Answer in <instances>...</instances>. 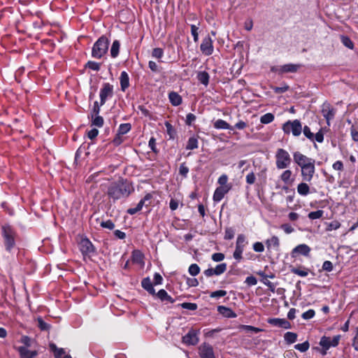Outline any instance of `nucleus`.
Returning <instances> with one entry per match:
<instances>
[{
    "label": "nucleus",
    "mask_w": 358,
    "mask_h": 358,
    "mask_svg": "<svg viewBox=\"0 0 358 358\" xmlns=\"http://www.w3.org/2000/svg\"><path fill=\"white\" fill-rule=\"evenodd\" d=\"M38 327L41 331H48L51 328V325L45 322L41 317L37 318Z\"/></svg>",
    "instance_id": "nucleus-36"
},
{
    "label": "nucleus",
    "mask_w": 358,
    "mask_h": 358,
    "mask_svg": "<svg viewBox=\"0 0 358 358\" xmlns=\"http://www.w3.org/2000/svg\"><path fill=\"white\" fill-rule=\"evenodd\" d=\"M148 146L154 153L157 154L159 152L156 146V139L154 137H151L149 140Z\"/></svg>",
    "instance_id": "nucleus-57"
},
{
    "label": "nucleus",
    "mask_w": 358,
    "mask_h": 358,
    "mask_svg": "<svg viewBox=\"0 0 358 358\" xmlns=\"http://www.w3.org/2000/svg\"><path fill=\"white\" fill-rule=\"evenodd\" d=\"M213 127L217 129L234 130V127L232 126H231L226 121L221 119H218L215 122H214Z\"/></svg>",
    "instance_id": "nucleus-27"
},
{
    "label": "nucleus",
    "mask_w": 358,
    "mask_h": 358,
    "mask_svg": "<svg viewBox=\"0 0 358 358\" xmlns=\"http://www.w3.org/2000/svg\"><path fill=\"white\" fill-rule=\"evenodd\" d=\"M274 115L271 113L264 114L260 117V122L264 124H269L274 120Z\"/></svg>",
    "instance_id": "nucleus-37"
},
{
    "label": "nucleus",
    "mask_w": 358,
    "mask_h": 358,
    "mask_svg": "<svg viewBox=\"0 0 358 358\" xmlns=\"http://www.w3.org/2000/svg\"><path fill=\"white\" fill-rule=\"evenodd\" d=\"M309 347H310V344L308 341H306L302 343H299V344H296L294 345V348L301 352H306L308 350Z\"/></svg>",
    "instance_id": "nucleus-45"
},
{
    "label": "nucleus",
    "mask_w": 358,
    "mask_h": 358,
    "mask_svg": "<svg viewBox=\"0 0 358 358\" xmlns=\"http://www.w3.org/2000/svg\"><path fill=\"white\" fill-rule=\"evenodd\" d=\"M189 273L192 276H196L200 272V268L196 264H192L188 269Z\"/></svg>",
    "instance_id": "nucleus-49"
},
{
    "label": "nucleus",
    "mask_w": 358,
    "mask_h": 358,
    "mask_svg": "<svg viewBox=\"0 0 358 358\" xmlns=\"http://www.w3.org/2000/svg\"><path fill=\"white\" fill-rule=\"evenodd\" d=\"M108 38L103 35L94 43L92 49V57L96 59H101L105 55L108 50Z\"/></svg>",
    "instance_id": "nucleus-3"
},
{
    "label": "nucleus",
    "mask_w": 358,
    "mask_h": 358,
    "mask_svg": "<svg viewBox=\"0 0 358 358\" xmlns=\"http://www.w3.org/2000/svg\"><path fill=\"white\" fill-rule=\"evenodd\" d=\"M217 311L220 314L227 318H235L237 317L235 312H234L231 308L224 306H218Z\"/></svg>",
    "instance_id": "nucleus-21"
},
{
    "label": "nucleus",
    "mask_w": 358,
    "mask_h": 358,
    "mask_svg": "<svg viewBox=\"0 0 358 358\" xmlns=\"http://www.w3.org/2000/svg\"><path fill=\"white\" fill-rule=\"evenodd\" d=\"M152 199V194L151 193H147L145 196L140 200L138 203L137 204L136 207H138L140 210H141L142 208L145 206L146 207L148 206L150 204L146 203V201H150Z\"/></svg>",
    "instance_id": "nucleus-35"
},
{
    "label": "nucleus",
    "mask_w": 358,
    "mask_h": 358,
    "mask_svg": "<svg viewBox=\"0 0 358 358\" xmlns=\"http://www.w3.org/2000/svg\"><path fill=\"white\" fill-rule=\"evenodd\" d=\"M104 123L103 117L96 115L92 117V125L97 127H102Z\"/></svg>",
    "instance_id": "nucleus-38"
},
{
    "label": "nucleus",
    "mask_w": 358,
    "mask_h": 358,
    "mask_svg": "<svg viewBox=\"0 0 358 358\" xmlns=\"http://www.w3.org/2000/svg\"><path fill=\"white\" fill-rule=\"evenodd\" d=\"M289 87L285 84L282 87H272L273 92L276 94H282L287 92Z\"/></svg>",
    "instance_id": "nucleus-60"
},
{
    "label": "nucleus",
    "mask_w": 358,
    "mask_h": 358,
    "mask_svg": "<svg viewBox=\"0 0 358 358\" xmlns=\"http://www.w3.org/2000/svg\"><path fill=\"white\" fill-rule=\"evenodd\" d=\"M341 41L343 45L348 48L349 49L352 50L354 48V43L350 39V38L348 37V36L341 35Z\"/></svg>",
    "instance_id": "nucleus-40"
},
{
    "label": "nucleus",
    "mask_w": 358,
    "mask_h": 358,
    "mask_svg": "<svg viewBox=\"0 0 358 358\" xmlns=\"http://www.w3.org/2000/svg\"><path fill=\"white\" fill-rule=\"evenodd\" d=\"M304 136L311 141H314V134L311 132L310 129L308 126H304L302 128Z\"/></svg>",
    "instance_id": "nucleus-52"
},
{
    "label": "nucleus",
    "mask_w": 358,
    "mask_h": 358,
    "mask_svg": "<svg viewBox=\"0 0 358 358\" xmlns=\"http://www.w3.org/2000/svg\"><path fill=\"white\" fill-rule=\"evenodd\" d=\"M100 226L103 228H106L110 230H112L115 228V224L110 220H108L106 221H102L100 223Z\"/></svg>",
    "instance_id": "nucleus-54"
},
{
    "label": "nucleus",
    "mask_w": 358,
    "mask_h": 358,
    "mask_svg": "<svg viewBox=\"0 0 358 358\" xmlns=\"http://www.w3.org/2000/svg\"><path fill=\"white\" fill-rule=\"evenodd\" d=\"M188 172H189V168L185 165V163L181 164L179 167V173L183 178H187Z\"/></svg>",
    "instance_id": "nucleus-58"
},
{
    "label": "nucleus",
    "mask_w": 358,
    "mask_h": 358,
    "mask_svg": "<svg viewBox=\"0 0 358 358\" xmlns=\"http://www.w3.org/2000/svg\"><path fill=\"white\" fill-rule=\"evenodd\" d=\"M231 186H219L217 187L213 194V199L215 202H220L231 189Z\"/></svg>",
    "instance_id": "nucleus-15"
},
{
    "label": "nucleus",
    "mask_w": 358,
    "mask_h": 358,
    "mask_svg": "<svg viewBox=\"0 0 358 358\" xmlns=\"http://www.w3.org/2000/svg\"><path fill=\"white\" fill-rule=\"evenodd\" d=\"M164 55V50L160 48H155L152 50V57L160 59Z\"/></svg>",
    "instance_id": "nucleus-50"
},
{
    "label": "nucleus",
    "mask_w": 358,
    "mask_h": 358,
    "mask_svg": "<svg viewBox=\"0 0 358 358\" xmlns=\"http://www.w3.org/2000/svg\"><path fill=\"white\" fill-rule=\"evenodd\" d=\"M1 234L3 238L5 250L10 252L15 248L16 242L19 238L16 230L11 225L5 224L1 227Z\"/></svg>",
    "instance_id": "nucleus-2"
},
{
    "label": "nucleus",
    "mask_w": 358,
    "mask_h": 358,
    "mask_svg": "<svg viewBox=\"0 0 358 358\" xmlns=\"http://www.w3.org/2000/svg\"><path fill=\"white\" fill-rule=\"evenodd\" d=\"M200 50L202 53L206 56H210L213 53V40L209 36H206L202 40L200 45Z\"/></svg>",
    "instance_id": "nucleus-11"
},
{
    "label": "nucleus",
    "mask_w": 358,
    "mask_h": 358,
    "mask_svg": "<svg viewBox=\"0 0 358 358\" xmlns=\"http://www.w3.org/2000/svg\"><path fill=\"white\" fill-rule=\"evenodd\" d=\"M80 250L82 255L85 257H90V255L95 252V248L92 242L87 238H82L80 243Z\"/></svg>",
    "instance_id": "nucleus-9"
},
{
    "label": "nucleus",
    "mask_w": 358,
    "mask_h": 358,
    "mask_svg": "<svg viewBox=\"0 0 358 358\" xmlns=\"http://www.w3.org/2000/svg\"><path fill=\"white\" fill-rule=\"evenodd\" d=\"M324 211L322 210H317L316 211H312L308 213V217L310 220L320 219L323 216Z\"/></svg>",
    "instance_id": "nucleus-46"
},
{
    "label": "nucleus",
    "mask_w": 358,
    "mask_h": 358,
    "mask_svg": "<svg viewBox=\"0 0 358 358\" xmlns=\"http://www.w3.org/2000/svg\"><path fill=\"white\" fill-rule=\"evenodd\" d=\"M159 299H160L162 302H170L171 303L175 302V299H173L168 293L167 292L162 289L159 290L157 293L155 292V295Z\"/></svg>",
    "instance_id": "nucleus-22"
},
{
    "label": "nucleus",
    "mask_w": 358,
    "mask_h": 358,
    "mask_svg": "<svg viewBox=\"0 0 358 358\" xmlns=\"http://www.w3.org/2000/svg\"><path fill=\"white\" fill-rule=\"evenodd\" d=\"M85 68H88L93 71H99L101 68V64L94 61H88L85 65Z\"/></svg>",
    "instance_id": "nucleus-43"
},
{
    "label": "nucleus",
    "mask_w": 358,
    "mask_h": 358,
    "mask_svg": "<svg viewBox=\"0 0 358 358\" xmlns=\"http://www.w3.org/2000/svg\"><path fill=\"white\" fill-rule=\"evenodd\" d=\"M199 354L201 358H215L212 345L206 343L199 346Z\"/></svg>",
    "instance_id": "nucleus-12"
},
{
    "label": "nucleus",
    "mask_w": 358,
    "mask_h": 358,
    "mask_svg": "<svg viewBox=\"0 0 358 358\" xmlns=\"http://www.w3.org/2000/svg\"><path fill=\"white\" fill-rule=\"evenodd\" d=\"M178 306H180L182 308L187 309L190 310H196L198 308V306L195 303H189L184 302L178 305Z\"/></svg>",
    "instance_id": "nucleus-44"
},
{
    "label": "nucleus",
    "mask_w": 358,
    "mask_h": 358,
    "mask_svg": "<svg viewBox=\"0 0 358 358\" xmlns=\"http://www.w3.org/2000/svg\"><path fill=\"white\" fill-rule=\"evenodd\" d=\"M199 142H198V138L195 136H192L190 138H189L186 149L187 150H194L198 148Z\"/></svg>",
    "instance_id": "nucleus-31"
},
{
    "label": "nucleus",
    "mask_w": 358,
    "mask_h": 358,
    "mask_svg": "<svg viewBox=\"0 0 358 358\" xmlns=\"http://www.w3.org/2000/svg\"><path fill=\"white\" fill-rule=\"evenodd\" d=\"M268 323L272 326L285 329H289L292 327L290 322L284 318H271L268 319Z\"/></svg>",
    "instance_id": "nucleus-16"
},
{
    "label": "nucleus",
    "mask_w": 358,
    "mask_h": 358,
    "mask_svg": "<svg viewBox=\"0 0 358 358\" xmlns=\"http://www.w3.org/2000/svg\"><path fill=\"white\" fill-rule=\"evenodd\" d=\"M310 252V248L306 244H300L296 246L291 252V256L296 258L300 254L305 257H308Z\"/></svg>",
    "instance_id": "nucleus-14"
},
{
    "label": "nucleus",
    "mask_w": 358,
    "mask_h": 358,
    "mask_svg": "<svg viewBox=\"0 0 358 358\" xmlns=\"http://www.w3.org/2000/svg\"><path fill=\"white\" fill-rule=\"evenodd\" d=\"M292 171L290 170L285 171L280 176L281 180L286 184L290 182Z\"/></svg>",
    "instance_id": "nucleus-51"
},
{
    "label": "nucleus",
    "mask_w": 358,
    "mask_h": 358,
    "mask_svg": "<svg viewBox=\"0 0 358 358\" xmlns=\"http://www.w3.org/2000/svg\"><path fill=\"white\" fill-rule=\"evenodd\" d=\"M198 27H196L195 24L191 25V34L193 36L194 41L196 43L199 40V33H198Z\"/></svg>",
    "instance_id": "nucleus-59"
},
{
    "label": "nucleus",
    "mask_w": 358,
    "mask_h": 358,
    "mask_svg": "<svg viewBox=\"0 0 358 358\" xmlns=\"http://www.w3.org/2000/svg\"><path fill=\"white\" fill-rule=\"evenodd\" d=\"M101 102L99 103L98 101H95L94 103L93 108L91 111V117H93L94 115H99L101 110Z\"/></svg>",
    "instance_id": "nucleus-56"
},
{
    "label": "nucleus",
    "mask_w": 358,
    "mask_h": 358,
    "mask_svg": "<svg viewBox=\"0 0 358 358\" xmlns=\"http://www.w3.org/2000/svg\"><path fill=\"white\" fill-rule=\"evenodd\" d=\"M282 129L285 134L292 133L294 136H299L302 131V125L299 120H288L282 124Z\"/></svg>",
    "instance_id": "nucleus-5"
},
{
    "label": "nucleus",
    "mask_w": 358,
    "mask_h": 358,
    "mask_svg": "<svg viewBox=\"0 0 358 358\" xmlns=\"http://www.w3.org/2000/svg\"><path fill=\"white\" fill-rule=\"evenodd\" d=\"M113 94V86L108 83H104L99 94L101 106H103L108 98H112Z\"/></svg>",
    "instance_id": "nucleus-7"
},
{
    "label": "nucleus",
    "mask_w": 358,
    "mask_h": 358,
    "mask_svg": "<svg viewBox=\"0 0 358 358\" xmlns=\"http://www.w3.org/2000/svg\"><path fill=\"white\" fill-rule=\"evenodd\" d=\"M335 113V110L331 107L330 104H324L323 108L322 109V113L327 120L328 125H329V121L334 119Z\"/></svg>",
    "instance_id": "nucleus-17"
},
{
    "label": "nucleus",
    "mask_w": 358,
    "mask_h": 358,
    "mask_svg": "<svg viewBox=\"0 0 358 358\" xmlns=\"http://www.w3.org/2000/svg\"><path fill=\"white\" fill-rule=\"evenodd\" d=\"M227 270V264L226 263H221L216 266V267L214 268V271L215 273V275H220L224 273Z\"/></svg>",
    "instance_id": "nucleus-47"
},
{
    "label": "nucleus",
    "mask_w": 358,
    "mask_h": 358,
    "mask_svg": "<svg viewBox=\"0 0 358 358\" xmlns=\"http://www.w3.org/2000/svg\"><path fill=\"white\" fill-rule=\"evenodd\" d=\"M340 227H341V223L337 220H334L327 224L326 230L327 231L336 230V229H338V228H340Z\"/></svg>",
    "instance_id": "nucleus-55"
},
{
    "label": "nucleus",
    "mask_w": 358,
    "mask_h": 358,
    "mask_svg": "<svg viewBox=\"0 0 358 358\" xmlns=\"http://www.w3.org/2000/svg\"><path fill=\"white\" fill-rule=\"evenodd\" d=\"M209 74L206 71H200L197 74L198 80L205 86H207L209 83Z\"/></svg>",
    "instance_id": "nucleus-29"
},
{
    "label": "nucleus",
    "mask_w": 358,
    "mask_h": 358,
    "mask_svg": "<svg viewBox=\"0 0 358 358\" xmlns=\"http://www.w3.org/2000/svg\"><path fill=\"white\" fill-rule=\"evenodd\" d=\"M297 192L299 194L302 196H306L310 192V187L308 184L305 182H301L297 186Z\"/></svg>",
    "instance_id": "nucleus-32"
},
{
    "label": "nucleus",
    "mask_w": 358,
    "mask_h": 358,
    "mask_svg": "<svg viewBox=\"0 0 358 358\" xmlns=\"http://www.w3.org/2000/svg\"><path fill=\"white\" fill-rule=\"evenodd\" d=\"M196 115L193 113H188L186 116L185 124L187 126L192 125L193 122L196 120Z\"/></svg>",
    "instance_id": "nucleus-64"
},
{
    "label": "nucleus",
    "mask_w": 358,
    "mask_h": 358,
    "mask_svg": "<svg viewBox=\"0 0 358 358\" xmlns=\"http://www.w3.org/2000/svg\"><path fill=\"white\" fill-rule=\"evenodd\" d=\"M247 243L245 236L243 234H238L236 242V248L233 253L234 258L238 262L243 259L242 255Z\"/></svg>",
    "instance_id": "nucleus-6"
},
{
    "label": "nucleus",
    "mask_w": 358,
    "mask_h": 358,
    "mask_svg": "<svg viewBox=\"0 0 358 358\" xmlns=\"http://www.w3.org/2000/svg\"><path fill=\"white\" fill-rule=\"evenodd\" d=\"M331 339L329 337H327L326 336H323L320 341V345L325 349H329L332 345H331Z\"/></svg>",
    "instance_id": "nucleus-42"
},
{
    "label": "nucleus",
    "mask_w": 358,
    "mask_h": 358,
    "mask_svg": "<svg viewBox=\"0 0 358 358\" xmlns=\"http://www.w3.org/2000/svg\"><path fill=\"white\" fill-rule=\"evenodd\" d=\"M267 250L269 251L273 247L276 250H279L280 241L276 236H273L271 238L266 241Z\"/></svg>",
    "instance_id": "nucleus-24"
},
{
    "label": "nucleus",
    "mask_w": 358,
    "mask_h": 358,
    "mask_svg": "<svg viewBox=\"0 0 358 358\" xmlns=\"http://www.w3.org/2000/svg\"><path fill=\"white\" fill-rule=\"evenodd\" d=\"M199 330L192 328L188 333L182 336V342L187 345H196L199 343Z\"/></svg>",
    "instance_id": "nucleus-8"
},
{
    "label": "nucleus",
    "mask_w": 358,
    "mask_h": 358,
    "mask_svg": "<svg viewBox=\"0 0 358 358\" xmlns=\"http://www.w3.org/2000/svg\"><path fill=\"white\" fill-rule=\"evenodd\" d=\"M153 285H154L151 282V280L149 277L144 278L141 280L142 287L145 290H146L150 294L155 296V289Z\"/></svg>",
    "instance_id": "nucleus-20"
},
{
    "label": "nucleus",
    "mask_w": 358,
    "mask_h": 358,
    "mask_svg": "<svg viewBox=\"0 0 358 358\" xmlns=\"http://www.w3.org/2000/svg\"><path fill=\"white\" fill-rule=\"evenodd\" d=\"M227 294V292L225 290H217L215 292H212L210 294L211 298H220L224 296Z\"/></svg>",
    "instance_id": "nucleus-61"
},
{
    "label": "nucleus",
    "mask_w": 358,
    "mask_h": 358,
    "mask_svg": "<svg viewBox=\"0 0 358 358\" xmlns=\"http://www.w3.org/2000/svg\"><path fill=\"white\" fill-rule=\"evenodd\" d=\"M120 87L122 92H125L129 87V77L126 71H122L120 77Z\"/></svg>",
    "instance_id": "nucleus-23"
},
{
    "label": "nucleus",
    "mask_w": 358,
    "mask_h": 358,
    "mask_svg": "<svg viewBox=\"0 0 358 358\" xmlns=\"http://www.w3.org/2000/svg\"><path fill=\"white\" fill-rule=\"evenodd\" d=\"M131 129V125L129 123H124L121 124L119 126L117 133H119V135H124L127 133H128Z\"/></svg>",
    "instance_id": "nucleus-41"
},
{
    "label": "nucleus",
    "mask_w": 358,
    "mask_h": 358,
    "mask_svg": "<svg viewBox=\"0 0 358 358\" xmlns=\"http://www.w3.org/2000/svg\"><path fill=\"white\" fill-rule=\"evenodd\" d=\"M235 230L232 227H226L224 231V238L225 240H231L234 238Z\"/></svg>",
    "instance_id": "nucleus-48"
},
{
    "label": "nucleus",
    "mask_w": 358,
    "mask_h": 358,
    "mask_svg": "<svg viewBox=\"0 0 358 358\" xmlns=\"http://www.w3.org/2000/svg\"><path fill=\"white\" fill-rule=\"evenodd\" d=\"M164 124L166 129V132L169 136V138L173 139L176 135V129L172 126V124L168 121L165 122Z\"/></svg>",
    "instance_id": "nucleus-39"
},
{
    "label": "nucleus",
    "mask_w": 358,
    "mask_h": 358,
    "mask_svg": "<svg viewBox=\"0 0 358 358\" xmlns=\"http://www.w3.org/2000/svg\"><path fill=\"white\" fill-rule=\"evenodd\" d=\"M350 134L354 141L358 142V124L350 127Z\"/></svg>",
    "instance_id": "nucleus-53"
},
{
    "label": "nucleus",
    "mask_w": 358,
    "mask_h": 358,
    "mask_svg": "<svg viewBox=\"0 0 358 358\" xmlns=\"http://www.w3.org/2000/svg\"><path fill=\"white\" fill-rule=\"evenodd\" d=\"M169 99L170 103L174 106H178L182 103V99L181 96L179 95L178 93L176 92H171L169 94Z\"/></svg>",
    "instance_id": "nucleus-25"
},
{
    "label": "nucleus",
    "mask_w": 358,
    "mask_h": 358,
    "mask_svg": "<svg viewBox=\"0 0 358 358\" xmlns=\"http://www.w3.org/2000/svg\"><path fill=\"white\" fill-rule=\"evenodd\" d=\"M315 160H313L301 168V176L303 180L310 182L312 180L315 171Z\"/></svg>",
    "instance_id": "nucleus-10"
},
{
    "label": "nucleus",
    "mask_w": 358,
    "mask_h": 358,
    "mask_svg": "<svg viewBox=\"0 0 358 358\" xmlns=\"http://www.w3.org/2000/svg\"><path fill=\"white\" fill-rule=\"evenodd\" d=\"M143 254L138 250H135L132 252L131 259L134 263L141 264L143 263Z\"/></svg>",
    "instance_id": "nucleus-28"
},
{
    "label": "nucleus",
    "mask_w": 358,
    "mask_h": 358,
    "mask_svg": "<svg viewBox=\"0 0 358 358\" xmlns=\"http://www.w3.org/2000/svg\"><path fill=\"white\" fill-rule=\"evenodd\" d=\"M315 310H313V309H309L308 310L304 312L301 317L304 320H310L311 318H313L314 316H315Z\"/></svg>",
    "instance_id": "nucleus-63"
},
{
    "label": "nucleus",
    "mask_w": 358,
    "mask_h": 358,
    "mask_svg": "<svg viewBox=\"0 0 358 358\" xmlns=\"http://www.w3.org/2000/svg\"><path fill=\"white\" fill-rule=\"evenodd\" d=\"M17 351L20 354V358H34L38 355V352L36 350L31 351L24 346L18 347Z\"/></svg>",
    "instance_id": "nucleus-18"
},
{
    "label": "nucleus",
    "mask_w": 358,
    "mask_h": 358,
    "mask_svg": "<svg viewBox=\"0 0 358 358\" xmlns=\"http://www.w3.org/2000/svg\"><path fill=\"white\" fill-rule=\"evenodd\" d=\"M120 43L118 40H115L110 48V56L115 58L118 56L120 52Z\"/></svg>",
    "instance_id": "nucleus-30"
},
{
    "label": "nucleus",
    "mask_w": 358,
    "mask_h": 358,
    "mask_svg": "<svg viewBox=\"0 0 358 358\" xmlns=\"http://www.w3.org/2000/svg\"><path fill=\"white\" fill-rule=\"evenodd\" d=\"M148 67L154 73H159L161 71V68L153 61L148 62Z\"/></svg>",
    "instance_id": "nucleus-62"
},
{
    "label": "nucleus",
    "mask_w": 358,
    "mask_h": 358,
    "mask_svg": "<svg viewBox=\"0 0 358 358\" xmlns=\"http://www.w3.org/2000/svg\"><path fill=\"white\" fill-rule=\"evenodd\" d=\"M284 339L287 344H292L297 340V334L294 332L288 331L284 335Z\"/></svg>",
    "instance_id": "nucleus-33"
},
{
    "label": "nucleus",
    "mask_w": 358,
    "mask_h": 358,
    "mask_svg": "<svg viewBox=\"0 0 358 358\" xmlns=\"http://www.w3.org/2000/svg\"><path fill=\"white\" fill-rule=\"evenodd\" d=\"M134 192V187L127 180L121 179L117 182H112L108 187L106 194L113 203L116 201L127 199Z\"/></svg>",
    "instance_id": "nucleus-1"
},
{
    "label": "nucleus",
    "mask_w": 358,
    "mask_h": 358,
    "mask_svg": "<svg viewBox=\"0 0 358 358\" xmlns=\"http://www.w3.org/2000/svg\"><path fill=\"white\" fill-rule=\"evenodd\" d=\"M241 329L243 330L246 333L258 334L262 331V329L258 327H255L250 325H241Z\"/></svg>",
    "instance_id": "nucleus-34"
},
{
    "label": "nucleus",
    "mask_w": 358,
    "mask_h": 358,
    "mask_svg": "<svg viewBox=\"0 0 358 358\" xmlns=\"http://www.w3.org/2000/svg\"><path fill=\"white\" fill-rule=\"evenodd\" d=\"M301 66V64H287L280 66V73H296Z\"/></svg>",
    "instance_id": "nucleus-19"
},
{
    "label": "nucleus",
    "mask_w": 358,
    "mask_h": 358,
    "mask_svg": "<svg viewBox=\"0 0 358 358\" xmlns=\"http://www.w3.org/2000/svg\"><path fill=\"white\" fill-rule=\"evenodd\" d=\"M289 270L292 273L298 275L301 277H306L308 274L309 269L305 268L303 266H300L299 268L294 267L292 266H289Z\"/></svg>",
    "instance_id": "nucleus-26"
},
{
    "label": "nucleus",
    "mask_w": 358,
    "mask_h": 358,
    "mask_svg": "<svg viewBox=\"0 0 358 358\" xmlns=\"http://www.w3.org/2000/svg\"><path fill=\"white\" fill-rule=\"evenodd\" d=\"M275 164L278 169L287 168L291 163V157L288 152L282 148L277 150L275 153Z\"/></svg>",
    "instance_id": "nucleus-4"
},
{
    "label": "nucleus",
    "mask_w": 358,
    "mask_h": 358,
    "mask_svg": "<svg viewBox=\"0 0 358 358\" xmlns=\"http://www.w3.org/2000/svg\"><path fill=\"white\" fill-rule=\"evenodd\" d=\"M293 159L294 162L301 167V169L306 165L308 164V163L311 162L314 159L312 158H309L307 156L303 155L300 152H295L293 154Z\"/></svg>",
    "instance_id": "nucleus-13"
}]
</instances>
